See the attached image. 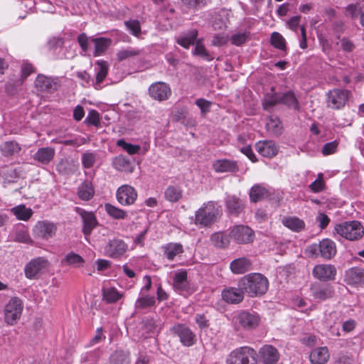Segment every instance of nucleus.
<instances>
[{
	"instance_id": "nucleus-1",
	"label": "nucleus",
	"mask_w": 364,
	"mask_h": 364,
	"mask_svg": "<svg viewBox=\"0 0 364 364\" xmlns=\"http://www.w3.org/2000/svg\"><path fill=\"white\" fill-rule=\"evenodd\" d=\"M237 286L242 289L248 296L258 297L267 291L269 281L262 274L250 273L238 280Z\"/></svg>"
},
{
	"instance_id": "nucleus-2",
	"label": "nucleus",
	"mask_w": 364,
	"mask_h": 364,
	"mask_svg": "<svg viewBox=\"0 0 364 364\" xmlns=\"http://www.w3.org/2000/svg\"><path fill=\"white\" fill-rule=\"evenodd\" d=\"M220 210L217 203L208 201L204 203L195 214V223L201 226L208 227L216 221Z\"/></svg>"
},
{
	"instance_id": "nucleus-3",
	"label": "nucleus",
	"mask_w": 364,
	"mask_h": 364,
	"mask_svg": "<svg viewBox=\"0 0 364 364\" xmlns=\"http://www.w3.org/2000/svg\"><path fill=\"white\" fill-rule=\"evenodd\" d=\"M227 364H259L257 353L252 348L243 346L232 350L228 355Z\"/></svg>"
},
{
	"instance_id": "nucleus-4",
	"label": "nucleus",
	"mask_w": 364,
	"mask_h": 364,
	"mask_svg": "<svg viewBox=\"0 0 364 364\" xmlns=\"http://www.w3.org/2000/svg\"><path fill=\"white\" fill-rule=\"evenodd\" d=\"M306 250L309 256H320L325 259H331L336 253V245L330 239H323L318 244H312Z\"/></svg>"
},
{
	"instance_id": "nucleus-5",
	"label": "nucleus",
	"mask_w": 364,
	"mask_h": 364,
	"mask_svg": "<svg viewBox=\"0 0 364 364\" xmlns=\"http://www.w3.org/2000/svg\"><path fill=\"white\" fill-rule=\"evenodd\" d=\"M335 230L338 235L349 240L360 239L364 233L363 226L358 221L345 222L337 225Z\"/></svg>"
},
{
	"instance_id": "nucleus-6",
	"label": "nucleus",
	"mask_w": 364,
	"mask_h": 364,
	"mask_svg": "<svg viewBox=\"0 0 364 364\" xmlns=\"http://www.w3.org/2000/svg\"><path fill=\"white\" fill-rule=\"evenodd\" d=\"M23 302L18 297H12L4 307V321L9 325H14L21 318Z\"/></svg>"
},
{
	"instance_id": "nucleus-7",
	"label": "nucleus",
	"mask_w": 364,
	"mask_h": 364,
	"mask_svg": "<svg viewBox=\"0 0 364 364\" xmlns=\"http://www.w3.org/2000/svg\"><path fill=\"white\" fill-rule=\"evenodd\" d=\"M128 245L122 239L113 238L109 240L105 247V252L107 256L113 259L120 258L127 251Z\"/></svg>"
},
{
	"instance_id": "nucleus-8",
	"label": "nucleus",
	"mask_w": 364,
	"mask_h": 364,
	"mask_svg": "<svg viewBox=\"0 0 364 364\" xmlns=\"http://www.w3.org/2000/svg\"><path fill=\"white\" fill-rule=\"evenodd\" d=\"M75 211L81 217L83 234L86 237H89L92 230L99 225L95 215L92 212L86 211L78 207L76 208Z\"/></svg>"
},
{
	"instance_id": "nucleus-9",
	"label": "nucleus",
	"mask_w": 364,
	"mask_h": 364,
	"mask_svg": "<svg viewBox=\"0 0 364 364\" xmlns=\"http://www.w3.org/2000/svg\"><path fill=\"white\" fill-rule=\"evenodd\" d=\"M230 237L237 243L246 244L253 241L254 232L246 225H236L230 232Z\"/></svg>"
},
{
	"instance_id": "nucleus-10",
	"label": "nucleus",
	"mask_w": 364,
	"mask_h": 364,
	"mask_svg": "<svg viewBox=\"0 0 364 364\" xmlns=\"http://www.w3.org/2000/svg\"><path fill=\"white\" fill-rule=\"evenodd\" d=\"M56 230L55 225L51 222L38 221L33 228V234L36 238L48 240L55 234Z\"/></svg>"
},
{
	"instance_id": "nucleus-11",
	"label": "nucleus",
	"mask_w": 364,
	"mask_h": 364,
	"mask_svg": "<svg viewBox=\"0 0 364 364\" xmlns=\"http://www.w3.org/2000/svg\"><path fill=\"white\" fill-rule=\"evenodd\" d=\"M171 331L173 333L178 336L181 343L185 346H191L195 344L196 337L195 333L186 325L178 324L174 326Z\"/></svg>"
},
{
	"instance_id": "nucleus-12",
	"label": "nucleus",
	"mask_w": 364,
	"mask_h": 364,
	"mask_svg": "<svg viewBox=\"0 0 364 364\" xmlns=\"http://www.w3.org/2000/svg\"><path fill=\"white\" fill-rule=\"evenodd\" d=\"M312 274L314 278L321 282L332 281L335 279L336 269L332 264H317L314 267Z\"/></svg>"
},
{
	"instance_id": "nucleus-13",
	"label": "nucleus",
	"mask_w": 364,
	"mask_h": 364,
	"mask_svg": "<svg viewBox=\"0 0 364 364\" xmlns=\"http://www.w3.org/2000/svg\"><path fill=\"white\" fill-rule=\"evenodd\" d=\"M149 95L151 98L161 102L168 99L171 95V90L168 84L156 82L149 86Z\"/></svg>"
},
{
	"instance_id": "nucleus-14",
	"label": "nucleus",
	"mask_w": 364,
	"mask_h": 364,
	"mask_svg": "<svg viewBox=\"0 0 364 364\" xmlns=\"http://www.w3.org/2000/svg\"><path fill=\"white\" fill-rule=\"evenodd\" d=\"M349 92L336 89L328 93V106L332 109H341L348 100Z\"/></svg>"
},
{
	"instance_id": "nucleus-15",
	"label": "nucleus",
	"mask_w": 364,
	"mask_h": 364,
	"mask_svg": "<svg viewBox=\"0 0 364 364\" xmlns=\"http://www.w3.org/2000/svg\"><path fill=\"white\" fill-rule=\"evenodd\" d=\"M137 198L136 190L131 186L123 185L117 191L118 202L122 205L133 204Z\"/></svg>"
},
{
	"instance_id": "nucleus-16",
	"label": "nucleus",
	"mask_w": 364,
	"mask_h": 364,
	"mask_svg": "<svg viewBox=\"0 0 364 364\" xmlns=\"http://www.w3.org/2000/svg\"><path fill=\"white\" fill-rule=\"evenodd\" d=\"M310 290L314 298L320 301L331 299L334 294L333 286L328 284L315 283L311 286Z\"/></svg>"
},
{
	"instance_id": "nucleus-17",
	"label": "nucleus",
	"mask_w": 364,
	"mask_h": 364,
	"mask_svg": "<svg viewBox=\"0 0 364 364\" xmlns=\"http://www.w3.org/2000/svg\"><path fill=\"white\" fill-rule=\"evenodd\" d=\"M48 262L43 257L31 260L25 267V275L28 279H35L41 271L48 266Z\"/></svg>"
},
{
	"instance_id": "nucleus-18",
	"label": "nucleus",
	"mask_w": 364,
	"mask_h": 364,
	"mask_svg": "<svg viewBox=\"0 0 364 364\" xmlns=\"http://www.w3.org/2000/svg\"><path fill=\"white\" fill-rule=\"evenodd\" d=\"M259 355L264 364H276L280 358L278 350L272 345H264L261 347Z\"/></svg>"
},
{
	"instance_id": "nucleus-19",
	"label": "nucleus",
	"mask_w": 364,
	"mask_h": 364,
	"mask_svg": "<svg viewBox=\"0 0 364 364\" xmlns=\"http://www.w3.org/2000/svg\"><path fill=\"white\" fill-rule=\"evenodd\" d=\"M235 320L240 323L242 328L250 329L255 328L258 326L259 318L258 315L255 313L243 311L235 317Z\"/></svg>"
},
{
	"instance_id": "nucleus-20",
	"label": "nucleus",
	"mask_w": 364,
	"mask_h": 364,
	"mask_svg": "<svg viewBox=\"0 0 364 364\" xmlns=\"http://www.w3.org/2000/svg\"><path fill=\"white\" fill-rule=\"evenodd\" d=\"M255 149L262 156L272 158L275 156L279 151V147L272 140H263L256 143Z\"/></svg>"
},
{
	"instance_id": "nucleus-21",
	"label": "nucleus",
	"mask_w": 364,
	"mask_h": 364,
	"mask_svg": "<svg viewBox=\"0 0 364 364\" xmlns=\"http://www.w3.org/2000/svg\"><path fill=\"white\" fill-rule=\"evenodd\" d=\"M245 291L240 287H228L222 291V297L229 304H239L244 299Z\"/></svg>"
},
{
	"instance_id": "nucleus-22",
	"label": "nucleus",
	"mask_w": 364,
	"mask_h": 364,
	"mask_svg": "<svg viewBox=\"0 0 364 364\" xmlns=\"http://www.w3.org/2000/svg\"><path fill=\"white\" fill-rule=\"evenodd\" d=\"M213 168L216 173H236L239 171L237 161L230 159H218L213 163Z\"/></svg>"
},
{
	"instance_id": "nucleus-23",
	"label": "nucleus",
	"mask_w": 364,
	"mask_h": 364,
	"mask_svg": "<svg viewBox=\"0 0 364 364\" xmlns=\"http://www.w3.org/2000/svg\"><path fill=\"white\" fill-rule=\"evenodd\" d=\"M35 86L41 92H51L57 90L58 84L55 79L39 74L35 80Z\"/></svg>"
},
{
	"instance_id": "nucleus-24",
	"label": "nucleus",
	"mask_w": 364,
	"mask_h": 364,
	"mask_svg": "<svg viewBox=\"0 0 364 364\" xmlns=\"http://www.w3.org/2000/svg\"><path fill=\"white\" fill-rule=\"evenodd\" d=\"M55 154V150L53 147H41L33 154V159L43 165H47L53 161Z\"/></svg>"
},
{
	"instance_id": "nucleus-25",
	"label": "nucleus",
	"mask_w": 364,
	"mask_h": 364,
	"mask_svg": "<svg viewBox=\"0 0 364 364\" xmlns=\"http://www.w3.org/2000/svg\"><path fill=\"white\" fill-rule=\"evenodd\" d=\"M345 281L348 284H358L364 283V269L354 267L346 272Z\"/></svg>"
},
{
	"instance_id": "nucleus-26",
	"label": "nucleus",
	"mask_w": 364,
	"mask_h": 364,
	"mask_svg": "<svg viewBox=\"0 0 364 364\" xmlns=\"http://www.w3.org/2000/svg\"><path fill=\"white\" fill-rule=\"evenodd\" d=\"M329 357L327 347H318L311 352L309 360L312 364H325L328 362Z\"/></svg>"
},
{
	"instance_id": "nucleus-27",
	"label": "nucleus",
	"mask_w": 364,
	"mask_h": 364,
	"mask_svg": "<svg viewBox=\"0 0 364 364\" xmlns=\"http://www.w3.org/2000/svg\"><path fill=\"white\" fill-rule=\"evenodd\" d=\"M230 267L234 274H241L251 269L252 262L246 257H240L232 261Z\"/></svg>"
},
{
	"instance_id": "nucleus-28",
	"label": "nucleus",
	"mask_w": 364,
	"mask_h": 364,
	"mask_svg": "<svg viewBox=\"0 0 364 364\" xmlns=\"http://www.w3.org/2000/svg\"><path fill=\"white\" fill-rule=\"evenodd\" d=\"M225 205L228 212L235 215H238L245 207L243 200L235 196H228L225 200Z\"/></svg>"
},
{
	"instance_id": "nucleus-29",
	"label": "nucleus",
	"mask_w": 364,
	"mask_h": 364,
	"mask_svg": "<svg viewBox=\"0 0 364 364\" xmlns=\"http://www.w3.org/2000/svg\"><path fill=\"white\" fill-rule=\"evenodd\" d=\"M109 364H129L130 363V353L127 350L117 349L113 351L109 358Z\"/></svg>"
},
{
	"instance_id": "nucleus-30",
	"label": "nucleus",
	"mask_w": 364,
	"mask_h": 364,
	"mask_svg": "<svg viewBox=\"0 0 364 364\" xmlns=\"http://www.w3.org/2000/svg\"><path fill=\"white\" fill-rule=\"evenodd\" d=\"M266 130L273 136H279L283 132L282 122L276 116H269L265 124Z\"/></svg>"
},
{
	"instance_id": "nucleus-31",
	"label": "nucleus",
	"mask_w": 364,
	"mask_h": 364,
	"mask_svg": "<svg viewBox=\"0 0 364 364\" xmlns=\"http://www.w3.org/2000/svg\"><path fill=\"white\" fill-rule=\"evenodd\" d=\"M96 79L95 82L93 84L96 90L100 89V84L106 78L108 73V64L106 61L98 60L96 63Z\"/></svg>"
},
{
	"instance_id": "nucleus-32",
	"label": "nucleus",
	"mask_w": 364,
	"mask_h": 364,
	"mask_svg": "<svg viewBox=\"0 0 364 364\" xmlns=\"http://www.w3.org/2000/svg\"><path fill=\"white\" fill-rule=\"evenodd\" d=\"M198 30L191 29L186 33L181 34L176 38V42L178 45L188 49L190 46L194 45L198 39Z\"/></svg>"
},
{
	"instance_id": "nucleus-33",
	"label": "nucleus",
	"mask_w": 364,
	"mask_h": 364,
	"mask_svg": "<svg viewBox=\"0 0 364 364\" xmlns=\"http://www.w3.org/2000/svg\"><path fill=\"white\" fill-rule=\"evenodd\" d=\"M164 253L166 258L172 261L176 256L183 252V247L181 243L170 242L162 247Z\"/></svg>"
},
{
	"instance_id": "nucleus-34",
	"label": "nucleus",
	"mask_w": 364,
	"mask_h": 364,
	"mask_svg": "<svg viewBox=\"0 0 364 364\" xmlns=\"http://www.w3.org/2000/svg\"><path fill=\"white\" fill-rule=\"evenodd\" d=\"M21 150V147L20 144L15 141H5L0 146L1 153L6 157L18 154Z\"/></svg>"
},
{
	"instance_id": "nucleus-35",
	"label": "nucleus",
	"mask_w": 364,
	"mask_h": 364,
	"mask_svg": "<svg viewBox=\"0 0 364 364\" xmlns=\"http://www.w3.org/2000/svg\"><path fill=\"white\" fill-rule=\"evenodd\" d=\"M94 193V187L92 183L89 181H84L78 187L77 196L82 200L87 201L90 200L93 197Z\"/></svg>"
},
{
	"instance_id": "nucleus-36",
	"label": "nucleus",
	"mask_w": 364,
	"mask_h": 364,
	"mask_svg": "<svg viewBox=\"0 0 364 364\" xmlns=\"http://www.w3.org/2000/svg\"><path fill=\"white\" fill-rule=\"evenodd\" d=\"M282 223L285 227L294 232H300L305 228L304 222L296 217H284Z\"/></svg>"
},
{
	"instance_id": "nucleus-37",
	"label": "nucleus",
	"mask_w": 364,
	"mask_h": 364,
	"mask_svg": "<svg viewBox=\"0 0 364 364\" xmlns=\"http://www.w3.org/2000/svg\"><path fill=\"white\" fill-rule=\"evenodd\" d=\"M11 212L18 220L24 221L29 220L33 214V210L25 205H16L11 209Z\"/></svg>"
},
{
	"instance_id": "nucleus-38",
	"label": "nucleus",
	"mask_w": 364,
	"mask_h": 364,
	"mask_svg": "<svg viewBox=\"0 0 364 364\" xmlns=\"http://www.w3.org/2000/svg\"><path fill=\"white\" fill-rule=\"evenodd\" d=\"M91 41L95 44L94 56H100L102 55L111 44V40L106 38H92Z\"/></svg>"
},
{
	"instance_id": "nucleus-39",
	"label": "nucleus",
	"mask_w": 364,
	"mask_h": 364,
	"mask_svg": "<svg viewBox=\"0 0 364 364\" xmlns=\"http://www.w3.org/2000/svg\"><path fill=\"white\" fill-rule=\"evenodd\" d=\"M281 104L287 106L288 107H293L295 109H299V104L294 93L292 91H287L280 94Z\"/></svg>"
},
{
	"instance_id": "nucleus-40",
	"label": "nucleus",
	"mask_w": 364,
	"mask_h": 364,
	"mask_svg": "<svg viewBox=\"0 0 364 364\" xmlns=\"http://www.w3.org/2000/svg\"><path fill=\"white\" fill-rule=\"evenodd\" d=\"M267 190L260 185L253 186L250 191V200L254 203H257L262 198L267 197Z\"/></svg>"
},
{
	"instance_id": "nucleus-41",
	"label": "nucleus",
	"mask_w": 364,
	"mask_h": 364,
	"mask_svg": "<svg viewBox=\"0 0 364 364\" xmlns=\"http://www.w3.org/2000/svg\"><path fill=\"white\" fill-rule=\"evenodd\" d=\"M113 166L119 171L132 172V168L129 160L122 156H118L113 161Z\"/></svg>"
},
{
	"instance_id": "nucleus-42",
	"label": "nucleus",
	"mask_w": 364,
	"mask_h": 364,
	"mask_svg": "<svg viewBox=\"0 0 364 364\" xmlns=\"http://www.w3.org/2000/svg\"><path fill=\"white\" fill-rule=\"evenodd\" d=\"M102 296L103 299L105 300L107 303L112 304L119 300L122 294L114 287H110L102 290Z\"/></svg>"
},
{
	"instance_id": "nucleus-43",
	"label": "nucleus",
	"mask_w": 364,
	"mask_h": 364,
	"mask_svg": "<svg viewBox=\"0 0 364 364\" xmlns=\"http://www.w3.org/2000/svg\"><path fill=\"white\" fill-rule=\"evenodd\" d=\"M164 194L167 200L175 203L182 198V190L178 186H170L166 189Z\"/></svg>"
},
{
	"instance_id": "nucleus-44",
	"label": "nucleus",
	"mask_w": 364,
	"mask_h": 364,
	"mask_svg": "<svg viewBox=\"0 0 364 364\" xmlns=\"http://www.w3.org/2000/svg\"><path fill=\"white\" fill-rule=\"evenodd\" d=\"M193 53L195 55L202 57L208 61H211L214 59V57H213L205 48L204 45L203 44L202 39H198L196 41Z\"/></svg>"
},
{
	"instance_id": "nucleus-45",
	"label": "nucleus",
	"mask_w": 364,
	"mask_h": 364,
	"mask_svg": "<svg viewBox=\"0 0 364 364\" xmlns=\"http://www.w3.org/2000/svg\"><path fill=\"white\" fill-rule=\"evenodd\" d=\"M211 243L216 247L225 248L229 244L227 236L222 232H215L210 237Z\"/></svg>"
},
{
	"instance_id": "nucleus-46",
	"label": "nucleus",
	"mask_w": 364,
	"mask_h": 364,
	"mask_svg": "<svg viewBox=\"0 0 364 364\" xmlns=\"http://www.w3.org/2000/svg\"><path fill=\"white\" fill-rule=\"evenodd\" d=\"M84 262L83 258L75 252H70L66 255L63 261V262H65L66 264L74 267L82 266Z\"/></svg>"
},
{
	"instance_id": "nucleus-47",
	"label": "nucleus",
	"mask_w": 364,
	"mask_h": 364,
	"mask_svg": "<svg viewBox=\"0 0 364 364\" xmlns=\"http://www.w3.org/2000/svg\"><path fill=\"white\" fill-rule=\"evenodd\" d=\"M141 53V50L136 48L129 47L126 49L119 50L117 54V59L119 61H122L127 58L139 55Z\"/></svg>"
},
{
	"instance_id": "nucleus-48",
	"label": "nucleus",
	"mask_w": 364,
	"mask_h": 364,
	"mask_svg": "<svg viewBox=\"0 0 364 364\" xmlns=\"http://www.w3.org/2000/svg\"><path fill=\"white\" fill-rule=\"evenodd\" d=\"M105 208L107 214L114 219H124L127 215L124 210L118 208L112 204L107 203L105 204Z\"/></svg>"
},
{
	"instance_id": "nucleus-49",
	"label": "nucleus",
	"mask_w": 364,
	"mask_h": 364,
	"mask_svg": "<svg viewBox=\"0 0 364 364\" xmlns=\"http://www.w3.org/2000/svg\"><path fill=\"white\" fill-rule=\"evenodd\" d=\"M155 304V298L151 296H142L139 297L135 302L136 309H144Z\"/></svg>"
},
{
	"instance_id": "nucleus-50",
	"label": "nucleus",
	"mask_w": 364,
	"mask_h": 364,
	"mask_svg": "<svg viewBox=\"0 0 364 364\" xmlns=\"http://www.w3.org/2000/svg\"><path fill=\"white\" fill-rule=\"evenodd\" d=\"M271 44L276 48L281 50H286V41L278 32H273L271 35Z\"/></svg>"
},
{
	"instance_id": "nucleus-51",
	"label": "nucleus",
	"mask_w": 364,
	"mask_h": 364,
	"mask_svg": "<svg viewBox=\"0 0 364 364\" xmlns=\"http://www.w3.org/2000/svg\"><path fill=\"white\" fill-rule=\"evenodd\" d=\"M96 161V154L93 152L86 151L82 155V164L84 168H92Z\"/></svg>"
},
{
	"instance_id": "nucleus-52",
	"label": "nucleus",
	"mask_w": 364,
	"mask_h": 364,
	"mask_svg": "<svg viewBox=\"0 0 364 364\" xmlns=\"http://www.w3.org/2000/svg\"><path fill=\"white\" fill-rule=\"evenodd\" d=\"M14 240L18 242H23L26 244L32 242V240L28 232L23 228L16 230Z\"/></svg>"
},
{
	"instance_id": "nucleus-53",
	"label": "nucleus",
	"mask_w": 364,
	"mask_h": 364,
	"mask_svg": "<svg viewBox=\"0 0 364 364\" xmlns=\"http://www.w3.org/2000/svg\"><path fill=\"white\" fill-rule=\"evenodd\" d=\"M184 7L190 10H197L206 5L207 0H181Z\"/></svg>"
},
{
	"instance_id": "nucleus-54",
	"label": "nucleus",
	"mask_w": 364,
	"mask_h": 364,
	"mask_svg": "<svg viewBox=\"0 0 364 364\" xmlns=\"http://www.w3.org/2000/svg\"><path fill=\"white\" fill-rule=\"evenodd\" d=\"M21 172L22 171L20 168L8 170L4 173L5 179L8 183H16L21 177Z\"/></svg>"
},
{
	"instance_id": "nucleus-55",
	"label": "nucleus",
	"mask_w": 364,
	"mask_h": 364,
	"mask_svg": "<svg viewBox=\"0 0 364 364\" xmlns=\"http://www.w3.org/2000/svg\"><path fill=\"white\" fill-rule=\"evenodd\" d=\"M359 4H350L346 8V15L351 18H355L362 14Z\"/></svg>"
},
{
	"instance_id": "nucleus-56",
	"label": "nucleus",
	"mask_w": 364,
	"mask_h": 364,
	"mask_svg": "<svg viewBox=\"0 0 364 364\" xmlns=\"http://www.w3.org/2000/svg\"><path fill=\"white\" fill-rule=\"evenodd\" d=\"M280 94L276 93L272 95H267L265 97L264 102H263V106L265 109H268L275 105L281 104L280 101Z\"/></svg>"
},
{
	"instance_id": "nucleus-57",
	"label": "nucleus",
	"mask_w": 364,
	"mask_h": 364,
	"mask_svg": "<svg viewBox=\"0 0 364 364\" xmlns=\"http://www.w3.org/2000/svg\"><path fill=\"white\" fill-rule=\"evenodd\" d=\"M249 38V33H235L231 36L230 41L232 44L240 46L247 42Z\"/></svg>"
},
{
	"instance_id": "nucleus-58",
	"label": "nucleus",
	"mask_w": 364,
	"mask_h": 364,
	"mask_svg": "<svg viewBox=\"0 0 364 364\" xmlns=\"http://www.w3.org/2000/svg\"><path fill=\"white\" fill-rule=\"evenodd\" d=\"M117 145L122 147L129 154H135L140 149L139 146L127 143L124 139H119Z\"/></svg>"
},
{
	"instance_id": "nucleus-59",
	"label": "nucleus",
	"mask_w": 364,
	"mask_h": 364,
	"mask_svg": "<svg viewBox=\"0 0 364 364\" xmlns=\"http://www.w3.org/2000/svg\"><path fill=\"white\" fill-rule=\"evenodd\" d=\"M127 28L132 35L138 36L141 33V26L137 20H129L124 22Z\"/></svg>"
},
{
	"instance_id": "nucleus-60",
	"label": "nucleus",
	"mask_w": 364,
	"mask_h": 364,
	"mask_svg": "<svg viewBox=\"0 0 364 364\" xmlns=\"http://www.w3.org/2000/svg\"><path fill=\"white\" fill-rule=\"evenodd\" d=\"M85 123L94 125L95 127H99L100 124V119L99 113L96 110H91L90 111L87 117L85 119Z\"/></svg>"
},
{
	"instance_id": "nucleus-61",
	"label": "nucleus",
	"mask_w": 364,
	"mask_h": 364,
	"mask_svg": "<svg viewBox=\"0 0 364 364\" xmlns=\"http://www.w3.org/2000/svg\"><path fill=\"white\" fill-rule=\"evenodd\" d=\"M309 188L314 193H318L323 190L324 182L322 179V173H319L318 179L315 180L309 185Z\"/></svg>"
},
{
	"instance_id": "nucleus-62",
	"label": "nucleus",
	"mask_w": 364,
	"mask_h": 364,
	"mask_svg": "<svg viewBox=\"0 0 364 364\" xmlns=\"http://www.w3.org/2000/svg\"><path fill=\"white\" fill-rule=\"evenodd\" d=\"M144 328L149 333H155L158 332L160 327L156 323V321L153 318H147L144 321Z\"/></svg>"
},
{
	"instance_id": "nucleus-63",
	"label": "nucleus",
	"mask_w": 364,
	"mask_h": 364,
	"mask_svg": "<svg viewBox=\"0 0 364 364\" xmlns=\"http://www.w3.org/2000/svg\"><path fill=\"white\" fill-rule=\"evenodd\" d=\"M196 105L200 109L202 114H205L210 110L211 102L203 99L200 98L196 101Z\"/></svg>"
},
{
	"instance_id": "nucleus-64",
	"label": "nucleus",
	"mask_w": 364,
	"mask_h": 364,
	"mask_svg": "<svg viewBox=\"0 0 364 364\" xmlns=\"http://www.w3.org/2000/svg\"><path fill=\"white\" fill-rule=\"evenodd\" d=\"M338 146V142L333 141L325 144L322 148V154L325 156L333 154Z\"/></svg>"
}]
</instances>
